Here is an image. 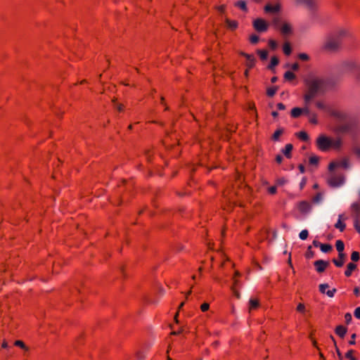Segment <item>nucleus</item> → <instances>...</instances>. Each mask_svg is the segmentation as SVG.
<instances>
[{"instance_id":"obj_1","label":"nucleus","mask_w":360,"mask_h":360,"mask_svg":"<svg viewBox=\"0 0 360 360\" xmlns=\"http://www.w3.org/2000/svg\"><path fill=\"white\" fill-rule=\"evenodd\" d=\"M307 86V92L304 95V100L308 104L319 93L323 91L326 85V81L321 77L314 74H308L304 79Z\"/></svg>"},{"instance_id":"obj_2","label":"nucleus","mask_w":360,"mask_h":360,"mask_svg":"<svg viewBox=\"0 0 360 360\" xmlns=\"http://www.w3.org/2000/svg\"><path fill=\"white\" fill-rule=\"evenodd\" d=\"M349 32L347 29L340 28L335 33L330 34L326 39L324 44V49L328 51H335L342 44V39L348 36Z\"/></svg>"},{"instance_id":"obj_3","label":"nucleus","mask_w":360,"mask_h":360,"mask_svg":"<svg viewBox=\"0 0 360 360\" xmlns=\"http://www.w3.org/2000/svg\"><path fill=\"white\" fill-rule=\"evenodd\" d=\"M340 139H331L324 135H321L316 139V145L319 150L326 151L333 148L338 149L341 146Z\"/></svg>"},{"instance_id":"obj_4","label":"nucleus","mask_w":360,"mask_h":360,"mask_svg":"<svg viewBox=\"0 0 360 360\" xmlns=\"http://www.w3.org/2000/svg\"><path fill=\"white\" fill-rule=\"evenodd\" d=\"M272 25L275 29L278 30L283 35H290L292 33L293 28L291 23L282 21L280 17H275L272 20Z\"/></svg>"},{"instance_id":"obj_5","label":"nucleus","mask_w":360,"mask_h":360,"mask_svg":"<svg viewBox=\"0 0 360 360\" xmlns=\"http://www.w3.org/2000/svg\"><path fill=\"white\" fill-rule=\"evenodd\" d=\"M296 5H303L310 12H315L319 7V3L317 0H294Z\"/></svg>"},{"instance_id":"obj_6","label":"nucleus","mask_w":360,"mask_h":360,"mask_svg":"<svg viewBox=\"0 0 360 360\" xmlns=\"http://www.w3.org/2000/svg\"><path fill=\"white\" fill-rule=\"evenodd\" d=\"M338 167H341L345 169L349 168V159L347 158H343L340 160H336L334 162H331L329 164L328 169L330 172H332L335 168Z\"/></svg>"},{"instance_id":"obj_7","label":"nucleus","mask_w":360,"mask_h":360,"mask_svg":"<svg viewBox=\"0 0 360 360\" xmlns=\"http://www.w3.org/2000/svg\"><path fill=\"white\" fill-rule=\"evenodd\" d=\"M345 178L341 175L331 174L328 178V184L332 187H338L344 184Z\"/></svg>"},{"instance_id":"obj_8","label":"nucleus","mask_w":360,"mask_h":360,"mask_svg":"<svg viewBox=\"0 0 360 360\" xmlns=\"http://www.w3.org/2000/svg\"><path fill=\"white\" fill-rule=\"evenodd\" d=\"M254 28L258 32H265L267 30L269 24L262 18H257L253 22Z\"/></svg>"},{"instance_id":"obj_9","label":"nucleus","mask_w":360,"mask_h":360,"mask_svg":"<svg viewBox=\"0 0 360 360\" xmlns=\"http://www.w3.org/2000/svg\"><path fill=\"white\" fill-rule=\"evenodd\" d=\"M328 288L329 285L327 283H322L319 285V290L321 293L326 294L329 297H333L336 292V289L333 288L331 290H326Z\"/></svg>"},{"instance_id":"obj_10","label":"nucleus","mask_w":360,"mask_h":360,"mask_svg":"<svg viewBox=\"0 0 360 360\" xmlns=\"http://www.w3.org/2000/svg\"><path fill=\"white\" fill-rule=\"evenodd\" d=\"M299 211L302 214H307L311 209V204L307 201H301L297 204Z\"/></svg>"},{"instance_id":"obj_11","label":"nucleus","mask_w":360,"mask_h":360,"mask_svg":"<svg viewBox=\"0 0 360 360\" xmlns=\"http://www.w3.org/2000/svg\"><path fill=\"white\" fill-rule=\"evenodd\" d=\"M328 265V262L322 259L317 260L314 262L316 270L319 273L324 271Z\"/></svg>"},{"instance_id":"obj_12","label":"nucleus","mask_w":360,"mask_h":360,"mask_svg":"<svg viewBox=\"0 0 360 360\" xmlns=\"http://www.w3.org/2000/svg\"><path fill=\"white\" fill-rule=\"evenodd\" d=\"M281 10V5L277 4L275 5L266 4L264 7V11L266 13H278Z\"/></svg>"},{"instance_id":"obj_13","label":"nucleus","mask_w":360,"mask_h":360,"mask_svg":"<svg viewBox=\"0 0 360 360\" xmlns=\"http://www.w3.org/2000/svg\"><path fill=\"white\" fill-rule=\"evenodd\" d=\"M346 255L345 254H338V259H333V262L337 267H341L344 265L345 262Z\"/></svg>"},{"instance_id":"obj_14","label":"nucleus","mask_w":360,"mask_h":360,"mask_svg":"<svg viewBox=\"0 0 360 360\" xmlns=\"http://www.w3.org/2000/svg\"><path fill=\"white\" fill-rule=\"evenodd\" d=\"M243 55L247 59V66L248 68H252L255 65V57L252 55L247 54V53H243Z\"/></svg>"},{"instance_id":"obj_15","label":"nucleus","mask_w":360,"mask_h":360,"mask_svg":"<svg viewBox=\"0 0 360 360\" xmlns=\"http://www.w3.org/2000/svg\"><path fill=\"white\" fill-rule=\"evenodd\" d=\"M259 300L255 298H251L249 301V311L256 309L259 307Z\"/></svg>"},{"instance_id":"obj_16","label":"nucleus","mask_w":360,"mask_h":360,"mask_svg":"<svg viewBox=\"0 0 360 360\" xmlns=\"http://www.w3.org/2000/svg\"><path fill=\"white\" fill-rule=\"evenodd\" d=\"M335 333L340 338H344L347 333V328L343 326H338L335 328Z\"/></svg>"},{"instance_id":"obj_17","label":"nucleus","mask_w":360,"mask_h":360,"mask_svg":"<svg viewBox=\"0 0 360 360\" xmlns=\"http://www.w3.org/2000/svg\"><path fill=\"white\" fill-rule=\"evenodd\" d=\"M356 268V265L354 263H349L347 266V269L345 271V275L347 277L350 276L352 271Z\"/></svg>"},{"instance_id":"obj_18","label":"nucleus","mask_w":360,"mask_h":360,"mask_svg":"<svg viewBox=\"0 0 360 360\" xmlns=\"http://www.w3.org/2000/svg\"><path fill=\"white\" fill-rule=\"evenodd\" d=\"M342 215H339V219L337 221V223L335 224V227L338 229H339L340 231H343L345 229V224L342 221Z\"/></svg>"},{"instance_id":"obj_19","label":"nucleus","mask_w":360,"mask_h":360,"mask_svg":"<svg viewBox=\"0 0 360 360\" xmlns=\"http://www.w3.org/2000/svg\"><path fill=\"white\" fill-rule=\"evenodd\" d=\"M302 114L301 108H294L291 110V117L293 118H297L300 117Z\"/></svg>"},{"instance_id":"obj_20","label":"nucleus","mask_w":360,"mask_h":360,"mask_svg":"<svg viewBox=\"0 0 360 360\" xmlns=\"http://www.w3.org/2000/svg\"><path fill=\"white\" fill-rule=\"evenodd\" d=\"M309 122L313 124H317L319 123L317 115L315 112H311L308 115Z\"/></svg>"},{"instance_id":"obj_21","label":"nucleus","mask_w":360,"mask_h":360,"mask_svg":"<svg viewBox=\"0 0 360 360\" xmlns=\"http://www.w3.org/2000/svg\"><path fill=\"white\" fill-rule=\"evenodd\" d=\"M335 247H336L337 250L338 251V254H345L343 252L344 248H345V245L342 240H337L335 243Z\"/></svg>"},{"instance_id":"obj_22","label":"nucleus","mask_w":360,"mask_h":360,"mask_svg":"<svg viewBox=\"0 0 360 360\" xmlns=\"http://www.w3.org/2000/svg\"><path fill=\"white\" fill-rule=\"evenodd\" d=\"M292 150V145L290 143H288V144L285 145V148L283 150V153L287 158H290Z\"/></svg>"},{"instance_id":"obj_23","label":"nucleus","mask_w":360,"mask_h":360,"mask_svg":"<svg viewBox=\"0 0 360 360\" xmlns=\"http://www.w3.org/2000/svg\"><path fill=\"white\" fill-rule=\"evenodd\" d=\"M226 22L228 27L230 30H236L238 27V22L236 20H231L227 19L226 20Z\"/></svg>"},{"instance_id":"obj_24","label":"nucleus","mask_w":360,"mask_h":360,"mask_svg":"<svg viewBox=\"0 0 360 360\" xmlns=\"http://www.w3.org/2000/svg\"><path fill=\"white\" fill-rule=\"evenodd\" d=\"M283 53L287 56H289L291 53L292 50H291V46H290V43L285 42L283 44Z\"/></svg>"},{"instance_id":"obj_25","label":"nucleus","mask_w":360,"mask_h":360,"mask_svg":"<svg viewBox=\"0 0 360 360\" xmlns=\"http://www.w3.org/2000/svg\"><path fill=\"white\" fill-rule=\"evenodd\" d=\"M284 78L285 80L291 81L295 78V75L290 71H287L284 74Z\"/></svg>"},{"instance_id":"obj_26","label":"nucleus","mask_w":360,"mask_h":360,"mask_svg":"<svg viewBox=\"0 0 360 360\" xmlns=\"http://www.w3.org/2000/svg\"><path fill=\"white\" fill-rule=\"evenodd\" d=\"M146 352L144 349H140L136 352V358L138 360H143L146 357Z\"/></svg>"},{"instance_id":"obj_27","label":"nucleus","mask_w":360,"mask_h":360,"mask_svg":"<svg viewBox=\"0 0 360 360\" xmlns=\"http://www.w3.org/2000/svg\"><path fill=\"white\" fill-rule=\"evenodd\" d=\"M235 6L238 7L243 11H247V6L246 3L244 1H239L235 4Z\"/></svg>"},{"instance_id":"obj_28","label":"nucleus","mask_w":360,"mask_h":360,"mask_svg":"<svg viewBox=\"0 0 360 360\" xmlns=\"http://www.w3.org/2000/svg\"><path fill=\"white\" fill-rule=\"evenodd\" d=\"M278 64V59L277 57L274 56L271 58V62L269 68L272 69Z\"/></svg>"},{"instance_id":"obj_29","label":"nucleus","mask_w":360,"mask_h":360,"mask_svg":"<svg viewBox=\"0 0 360 360\" xmlns=\"http://www.w3.org/2000/svg\"><path fill=\"white\" fill-rule=\"evenodd\" d=\"M320 249L323 252H328L332 249V246L329 244H321Z\"/></svg>"},{"instance_id":"obj_30","label":"nucleus","mask_w":360,"mask_h":360,"mask_svg":"<svg viewBox=\"0 0 360 360\" xmlns=\"http://www.w3.org/2000/svg\"><path fill=\"white\" fill-rule=\"evenodd\" d=\"M297 136L302 141H307L309 139V136H308V134L304 131H300L298 134H297Z\"/></svg>"},{"instance_id":"obj_31","label":"nucleus","mask_w":360,"mask_h":360,"mask_svg":"<svg viewBox=\"0 0 360 360\" xmlns=\"http://www.w3.org/2000/svg\"><path fill=\"white\" fill-rule=\"evenodd\" d=\"M297 311L301 314H305L306 307L303 303H299L297 306Z\"/></svg>"},{"instance_id":"obj_32","label":"nucleus","mask_w":360,"mask_h":360,"mask_svg":"<svg viewBox=\"0 0 360 360\" xmlns=\"http://www.w3.org/2000/svg\"><path fill=\"white\" fill-rule=\"evenodd\" d=\"M283 134V129H277L273 134L272 139L274 141H278L279 139L280 136Z\"/></svg>"},{"instance_id":"obj_33","label":"nucleus","mask_w":360,"mask_h":360,"mask_svg":"<svg viewBox=\"0 0 360 360\" xmlns=\"http://www.w3.org/2000/svg\"><path fill=\"white\" fill-rule=\"evenodd\" d=\"M309 236V232L307 229H304L302 230L300 234H299V237L301 240H306L307 238Z\"/></svg>"},{"instance_id":"obj_34","label":"nucleus","mask_w":360,"mask_h":360,"mask_svg":"<svg viewBox=\"0 0 360 360\" xmlns=\"http://www.w3.org/2000/svg\"><path fill=\"white\" fill-rule=\"evenodd\" d=\"M262 60H266L268 56V52L266 50H259L257 51Z\"/></svg>"},{"instance_id":"obj_35","label":"nucleus","mask_w":360,"mask_h":360,"mask_svg":"<svg viewBox=\"0 0 360 360\" xmlns=\"http://www.w3.org/2000/svg\"><path fill=\"white\" fill-rule=\"evenodd\" d=\"M319 160V158L316 155H311L309 160V163L311 165H315L318 164Z\"/></svg>"},{"instance_id":"obj_36","label":"nucleus","mask_w":360,"mask_h":360,"mask_svg":"<svg viewBox=\"0 0 360 360\" xmlns=\"http://www.w3.org/2000/svg\"><path fill=\"white\" fill-rule=\"evenodd\" d=\"M354 351L353 350H349L346 354V358L349 359V360H357L354 356H353Z\"/></svg>"},{"instance_id":"obj_37","label":"nucleus","mask_w":360,"mask_h":360,"mask_svg":"<svg viewBox=\"0 0 360 360\" xmlns=\"http://www.w3.org/2000/svg\"><path fill=\"white\" fill-rule=\"evenodd\" d=\"M351 259L354 262H356L359 259V254L358 252H353L351 255Z\"/></svg>"},{"instance_id":"obj_38","label":"nucleus","mask_w":360,"mask_h":360,"mask_svg":"<svg viewBox=\"0 0 360 360\" xmlns=\"http://www.w3.org/2000/svg\"><path fill=\"white\" fill-rule=\"evenodd\" d=\"M276 90L274 87L269 88L267 89L266 94L269 96H273L276 94Z\"/></svg>"},{"instance_id":"obj_39","label":"nucleus","mask_w":360,"mask_h":360,"mask_svg":"<svg viewBox=\"0 0 360 360\" xmlns=\"http://www.w3.org/2000/svg\"><path fill=\"white\" fill-rule=\"evenodd\" d=\"M316 106L321 110H325L326 108V104L322 101H317L316 103Z\"/></svg>"},{"instance_id":"obj_40","label":"nucleus","mask_w":360,"mask_h":360,"mask_svg":"<svg viewBox=\"0 0 360 360\" xmlns=\"http://www.w3.org/2000/svg\"><path fill=\"white\" fill-rule=\"evenodd\" d=\"M314 257V252L311 251V247L309 246L307 249V252L306 253V257L308 259L312 258Z\"/></svg>"},{"instance_id":"obj_41","label":"nucleus","mask_w":360,"mask_h":360,"mask_svg":"<svg viewBox=\"0 0 360 360\" xmlns=\"http://www.w3.org/2000/svg\"><path fill=\"white\" fill-rule=\"evenodd\" d=\"M210 308V304L207 302H205L201 304L200 309L202 311L205 312L207 311Z\"/></svg>"},{"instance_id":"obj_42","label":"nucleus","mask_w":360,"mask_h":360,"mask_svg":"<svg viewBox=\"0 0 360 360\" xmlns=\"http://www.w3.org/2000/svg\"><path fill=\"white\" fill-rule=\"evenodd\" d=\"M250 41L252 44H256L259 41V37L255 34H253V35L250 36Z\"/></svg>"},{"instance_id":"obj_43","label":"nucleus","mask_w":360,"mask_h":360,"mask_svg":"<svg viewBox=\"0 0 360 360\" xmlns=\"http://www.w3.org/2000/svg\"><path fill=\"white\" fill-rule=\"evenodd\" d=\"M15 346L20 347L22 349H26V346L24 342L21 340H16L14 343Z\"/></svg>"},{"instance_id":"obj_44","label":"nucleus","mask_w":360,"mask_h":360,"mask_svg":"<svg viewBox=\"0 0 360 360\" xmlns=\"http://www.w3.org/2000/svg\"><path fill=\"white\" fill-rule=\"evenodd\" d=\"M298 58L302 60H308L309 56L307 53H302L298 55Z\"/></svg>"},{"instance_id":"obj_45","label":"nucleus","mask_w":360,"mask_h":360,"mask_svg":"<svg viewBox=\"0 0 360 360\" xmlns=\"http://www.w3.org/2000/svg\"><path fill=\"white\" fill-rule=\"evenodd\" d=\"M269 45L272 49H276L277 47L276 41L272 39L269 41Z\"/></svg>"},{"instance_id":"obj_46","label":"nucleus","mask_w":360,"mask_h":360,"mask_svg":"<svg viewBox=\"0 0 360 360\" xmlns=\"http://www.w3.org/2000/svg\"><path fill=\"white\" fill-rule=\"evenodd\" d=\"M322 200V195L321 193H318L316 195V196H314V199H313V201L314 202H319L320 201H321Z\"/></svg>"},{"instance_id":"obj_47","label":"nucleus","mask_w":360,"mask_h":360,"mask_svg":"<svg viewBox=\"0 0 360 360\" xmlns=\"http://www.w3.org/2000/svg\"><path fill=\"white\" fill-rule=\"evenodd\" d=\"M331 339L333 340V342H334V344H335V349H336V352H337V354H338V355L339 358H340V359H342V354H341V353H340V350H339L338 347H337V345H336V342H335V339H334V338H333V336H331Z\"/></svg>"},{"instance_id":"obj_48","label":"nucleus","mask_w":360,"mask_h":360,"mask_svg":"<svg viewBox=\"0 0 360 360\" xmlns=\"http://www.w3.org/2000/svg\"><path fill=\"white\" fill-rule=\"evenodd\" d=\"M302 114H305L307 116L309 115V114L311 113V112L309 111V107L307 105L302 108Z\"/></svg>"},{"instance_id":"obj_49","label":"nucleus","mask_w":360,"mask_h":360,"mask_svg":"<svg viewBox=\"0 0 360 360\" xmlns=\"http://www.w3.org/2000/svg\"><path fill=\"white\" fill-rule=\"evenodd\" d=\"M354 314L356 319H360V307L356 308Z\"/></svg>"},{"instance_id":"obj_50","label":"nucleus","mask_w":360,"mask_h":360,"mask_svg":"<svg viewBox=\"0 0 360 360\" xmlns=\"http://www.w3.org/2000/svg\"><path fill=\"white\" fill-rule=\"evenodd\" d=\"M345 321L349 323L352 321V315L349 313H347L345 315Z\"/></svg>"},{"instance_id":"obj_51","label":"nucleus","mask_w":360,"mask_h":360,"mask_svg":"<svg viewBox=\"0 0 360 360\" xmlns=\"http://www.w3.org/2000/svg\"><path fill=\"white\" fill-rule=\"evenodd\" d=\"M355 338H356V334L354 333L351 336V340L349 342V345H354L355 344Z\"/></svg>"},{"instance_id":"obj_52","label":"nucleus","mask_w":360,"mask_h":360,"mask_svg":"<svg viewBox=\"0 0 360 360\" xmlns=\"http://www.w3.org/2000/svg\"><path fill=\"white\" fill-rule=\"evenodd\" d=\"M276 192V186H271L269 188V193L271 194H275Z\"/></svg>"},{"instance_id":"obj_53","label":"nucleus","mask_w":360,"mask_h":360,"mask_svg":"<svg viewBox=\"0 0 360 360\" xmlns=\"http://www.w3.org/2000/svg\"><path fill=\"white\" fill-rule=\"evenodd\" d=\"M277 108L280 110H283L285 109V106L281 103H278Z\"/></svg>"},{"instance_id":"obj_54","label":"nucleus","mask_w":360,"mask_h":360,"mask_svg":"<svg viewBox=\"0 0 360 360\" xmlns=\"http://www.w3.org/2000/svg\"><path fill=\"white\" fill-rule=\"evenodd\" d=\"M354 226L356 231L360 233V226L359 225L357 220H355L354 221Z\"/></svg>"},{"instance_id":"obj_55","label":"nucleus","mask_w":360,"mask_h":360,"mask_svg":"<svg viewBox=\"0 0 360 360\" xmlns=\"http://www.w3.org/2000/svg\"><path fill=\"white\" fill-rule=\"evenodd\" d=\"M291 68L292 70L296 71L299 69V65L298 63H294L291 65Z\"/></svg>"},{"instance_id":"obj_56","label":"nucleus","mask_w":360,"mask_h":360,"mask_svg":"<svg viewBox=\"0 0 360 360\" xmlns=\"http://www.w3.org/2000/svg\"><path fill=\"white\" fill-rule=\"evenodd\" d=\"M321 244H322V243H320L318 240H314L313 241V245H314V247H316V248H317V247H319V248H320V245H321Z\"/></svg>"},{"instance_id":"obj_57","label":"nucleus","mask_w":360,"mask_h":360,"mask_svg":"<svg viewBox=\"0 0 360 360\" xmlns=\"http://www.w3.org/2000/svg\"><path fill=\"white\" fill-rule=\"evenodd\" d=\"M354 293L355 294V295L358 296L360 293V289L358 287H356L354 289Z\"/></svg>"},{"instance_id":"obj_58","label":"nucleus","mask_w":360,"mask_h":360,"mask_svg":"<svg viewBox=\"0 0 360 360\" xmlns=\"http://www.w3.org/2000/svg\"><path fill=\"white\" fill-rule=\"evenodd\" d=\"M283 158L281 155H278L276 158V160L278 163H281L282 162Z\"/></svg>"},{"instance_id":"obj_59","label":"nucleus","mask_w":360,"mask_h":360,"mask_svg":"<svg viewBox=\"0 0 360 360\" xmlns=\"http://www.w3.org/2000/svg\"><path fill=\"white\" fill-rule=\"evenodd\" d=\"M218 10L221 12H223L225 10V6L224 5L219 6L218 7Z\"/></svg>"},{"instance_id":"obj_60","label":"nucleus","mask_w":360,"mask_h":360,"mask_svg":"<svg viewBox=\"0 0 360 360\" xmlns=\"http://www.w3.org/2000/svg\"><path fill=\"white\" fill-rule=\"evenodd\" d=\"M117 108L119 111H122L123 110V105L121 104H117Z\"/></svg>"},{"instance_id":"obj_61","label":"nucleus","mask_w":360,"mask_h":360,"mask_svg":"<svg viewBox=\"0 0 360 360\" xmlns=\"http://www.w3.org/2000/svg\"><path fill=\"white\" fill-rule=\"evenodd\" d=\"M1 347H2L3 348H7V347H8V343H7L6 341H4V342H2Z\"/></svg>"},{"instance_id":"obj_62","label":"nucleus","mask_w":360,"mask_h":360,"mask_svg":"<svg viewBox=\"0 0 360 360\" xmlns=\"http://www.w3.org/2000/svg\"><path fill=\"white\" fill-rule=\"evenodd\" d=\"M285 182V180H284V179H279V180L278 181V183L279 184H283Z\"/></svg>"},{"instance_id":"obj_63","label":"nucleus","mask_w":360,"mask_h":360,"mask_svg":"<svg viewBox=\"0 0 360 360\" xmlns=\"http://www.w3.org/2000/svg\"><path fill=\"white\" fill-rule=\"evenodd\" d=\"M271 115H272V116H273V117H277V116H278V112H277L274 111V112H272Z\"/></svg>"},{"instance_id":"obj_64","label":"nucleus","mask_w":360,"mask_h":360,"mask_svg":"<svg viewBox=\"0 0 360 360\" xmlns=\"http://www.w3.org/2000/svg\"><path fill=\"white\" fill-rule=\"evenodd\" d=\"M233 284H234L235 286H236L237 284H238V281H237V280L235 278H233Z\"/></svg>"}]
</instances>
